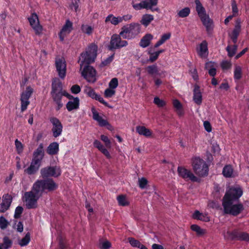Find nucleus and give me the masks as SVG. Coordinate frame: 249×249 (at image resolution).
Returning a JSON list of instances; mask_svg holds the SVG:
<instances>
[{
    "label": "nucleus",
    "mask_w": 249,
    "mask_h": 249,
    "mask_svg": "<svg viewBox=\"0 0 249 249\" xmlns=\"http://www.w3.org/2000/svg\"><path fill=\"white\" fill-rule=\"evenodd\" d=\"M98 46L95 43H91L85 52L80 54L78 62L80 64V70L83 68L81 75L89 82L94 83L96 79L95 69L89 64L95 61L97 56Z\"/></svg>",
    "instance_id": "nucleus-1"
},
{
    "label": "nucleus",
    "mask_w": 249,
    "mask_h": 249,
    "mask_svg": "<svg viewBox=\"0 0 249 249\" xmlns=\"http://www.w3.org/2000/svg\"><path fill=\"white\" fill-rule=\"evenodd\" d=\"M50 94L53 101L57 105L55 108L57 111L60 110L63 106V104L62 102L63 96L66 97L69 100H73V101H69L66 104V108L69 111L79 108V98L74 97L65 90H63L62 84L59 79L54 80L52 81V90Z\"/></svg>",
    "instance_id": "nucleus-2"
},
{
    "label": "nucleus",
    "mask_w": 249,
    "mask_h": 249,
    "mask_svg": "<svg viewBox=\"0 0 249 249\" xmlns=\"http://www.w3.org/2000/svg\"><path fill=\"white\" fill-rule=\"evenodd\" d=\"M42 194L33 185L31 190L24 193L25 205L27 209H36L37 207V201Z\"/></svg>",
    "instance_id": "nucleus-3"
},
{
    "label": "nucleus",
    "mask_w": 249,
    "mask_h": 249,
    "mask_svg": "<svg viewBox=\"0 0 249 249\" xmlns=\"http://www.w3.org/2000/svg\"><path fill=\"white\" fill-rule=\"evenodd\" d=\"M33 185L42 195L45 191L49 192H53L58 187V184L52 178L37 179Z\"/></svg>",
    "instance_id": "nucleus-4"
},
{
    "label": "nucleus",
    "mask_w": 249,
    "mask_h": 249,
    "mask_svg": "<svg viewBox=\"0 0 249 249\" xmlns=\"http://www.w3.org/2000/svg\"><path fill=\"white\" fill-rule=\"evenodd\" d=\"M141 31V25L138 23H131L121 28L120 35L124 39L134 38Z\"/></svg>",
    "instance_id": "nucleus-5"
},
{
    "label": "nucleus",
    "mask_w": 249,
    "mask_h": 249,
    "mask_svg": "<svg viewBox=\"0 0 249 249\" xmlns=\"http://www.w3.org/2000/svg\"><path fill=\"white\" fill-rule=\"evenodd\" d=\"M192 165L194 172L198 176L204 177L208 175L209 166L206 162L200 157L193 158Z\"/></svg>",
    "instance_id": "nucleus-6"
},
{
    "label": "nucleus",
    "mask_w": 249,
    "mask_h": 249,
    "mask_svg": "<svg viewBox=\"0 0 249 249\" xmlns=\"http://www.w3.org/2000/svg\"><path fill=\"white\" fill-rule=\"evenodd\" d=\"M196 10L199 17L203 25L206 27L207 32L212 30V21L210 19L209 16L207 14L205 8L202 5L199 0H195Z\"/></svg>",
    "instance_id": "nucleus-7"
},
{
    "label": "nucleus",
    "mask_w": 249,
    "mask_h": 249,
    "mask_svg": "<svg viewBox=\"0 0 249 249\" xmlns=\"http://www.w3.org/2000/svg\"><path fill=\"white\" fill-rule=\"evenodd\" d=\"M233 203H222L224 212L225 214L234 216L238 215L244 210V207L241 203L233 204Z\"/></svg>",
    "instance_id": "nucleus-8"
},
{
    "label": "nucleus",
    "mask_w": 249,
    "mask_h": 249,
    "mask_svg": "<svg viewBox=\"0 0 249 249\" xmlns=\"http://www.w3.org/2000/svg\"><path fill=\"white\" fill-rule=\"evenodd\" d=\"M120 33L113 34L110 38L109 45L107 46V49L110 51H114L117 49H121L126 47L128 45V42L125 40H122Z\"/></svg>",
    "instance_id": "nucleus-9"
},
{
    "label": "nucleus",
    "mask_w": 249,
    "mask_h": 249,
    "mask_svg": "<svg viewBox=\"0 0 249 249\" xmlns=\"http://www.w3.org/2000/svg\"><path fill=\"white\" fill-rule=\"evenodd\" d=\"M243 195V190L241 188H233L226 192L222 199V203H233L238 200Z\"/></svg>",
    "instance_id": "nucleus-10"
},
{
    "label": "nucleus",
    "mask_w": 249,
    "mask_h": 249,
    "mask_svg": "<svg viewBox=\"0 0 249 249\" xmlns=\"http://www.w3.org/2000/svg\"><path fill=\"white\" fill-rule=\"evenodd\" d=\"M61 174L60 168L56 166H48L40 170V175L42 178H57Z\"/></svg>",
    "instance_id": "nucleus-11"
},
{
    "label": "nucleus",
    "mask_w": 249,
    "mask_h": 249,
    "mask_svg": "<svg viewBox=\"0 0 249 249\" xmlns=\"http://www.w3.org/2000/svg\"><path fill=\"white\" fill-rule=\"evenodd\" d=\"M178 175L186 181L199 182L200 179L194 175L192 172L183 166H178L177 169Z\"/></svg>",
    "instance_id": "nucleus-12"
},
{
    "label": "nucleus",
    "mask_w": 249,
    "mask_h": 249,
    "mask_svg": "<svg viewBox=\"0 0 249 249\" xmlns=\"http://www.w3.org/2000/svg\"><path fill=\"white\" fill-rule=\"evenodd\" d=\"M34 92L33 89L30 87H26L25 91H23L20 95L21 111H24L30 104L29 99Z\"/></svg>",
    "instance_id": "nucleus-13"
},
{
    "label": "nucleus",
    "mask_w": 249,
    "mask_h": 249,
    "mask_svg": "<svg viewBox=\"0 0 249 249\" xmlns=\"http://www.w3.org/2000/svg\"><path fill=\"white\" fill-rule=\"evenodd\" d=\"M30 26L35 31L36 35H40L43 30L42 26L40 24L38 17L36 13L31 14L30 17L28 18Z\"/></svg>",
    "instance_id": "nucleus-14"
},
{
    "label": "nucleus",
    "mask_w": 249,
    "mask_h": 249,
    "mask_svg": "<svg viewBox=\"0 0 249 249\" xmlns=\"http://www.w3.org/2000/svg\"><path fill=\"white\" fill-rule=\"evenodd\" d=\"M227 235L231 240L249 241V234L246 232L240 231L238 230H234L232 231H228Z\"/></svg>",
    "instance_id": "nucleus-15"
},
{
    "label": "nucleus",
    "mask_w": 249,
    "mask_h": 249,
    "mask_svg": "<svg viewBox=\"0 0 249 249\" xmlns=\"http://www.w3.org/2000/svg\"><path fill=\"white\" fill-rule=\"evenodd\" d=\"M44 155L43 145L42 143H40L38 147L34 151L31 162L41 166Z\"/></svg>",
    "instance_id": "nucleus-16"
},
{
    "label": "nucleus",
    "mask_w": 249,
    "mask_h": 249,
    "mask_svg": "<svg viewBox=\"0 0 249 249\" xmlns=\"http://www.w3.org/2000/svg\"><path fill=\"white\" fill-rule=\"evenodd\" d=\"M50 121L53 125L52 132L53 136L57 138L60 136L63 130V125L60 120L54 117L50 118Z\"/></svg>",
    "instance_id": "nucleus-17"
},
{
    "label": "nucleus",
    "mask_w": 249,
    "mask_h": 249,
    "mask_svg": "<svg viewBox=\"0 0 249 249\" xmlns=\"http://www.w3.org/2000/svg\"><path fill=\"white\" fill-rule=\"evenodd\" d=\"M56 71L61 79H64L66 75V63L62 58H56L55 62Z\"/></svg>",
    "instance_id": "nucleus-18"
},
{
    "label": "nucleus",
    "mask_w": 249,
    "mask_h": 249,
    "mask_svg": "<svg viewBox=\"0 0 249 249\" xmlns=\"http://www.w3.org/2000/svg\"><path fill=\"white\" fill-rule=\"evenodd\" d=\"M73 30V23L69 19L66 20L65 23L58 33L61 41H63L67 35L69 34Z\"/></svg>",
    "instance_id": "nucleus-19"
},
{
    "label": "nucleus",
    "mask_w": 249,
    "mask_h": 249,
    "mask_svg": "<svg viewBox=\"0 0 249 249\" xmlns=\"http://www.w3.org/2000/svg\"><path fill=\"white\" fill-rule=\"evenodd\" d=\"M12 201V196L8 194L3 196L1 201L0 200V213H4L10 207Z\"/></svg>",
    "instance_id": "nucleus-20"
},
{
    "label": "nucleus",
    "mask_w": 249,
    "mask_h": 249,
    "mask_svg": "<svg viewBox=\"0 0 249 249\" xmlns=\"http://www.w3.org/2000/svg\"><path fill=\"white\" fill-rule=\"evenodd\" d=\"M91 111L92 113L93 119L98 122L100 126L104 127L110 125L108 121L107 120L104 119L102 117L99 115L94 107H91Z\"/></svg>",
    "instance_id": "nucleus-21"
},
{
    "label": "nucleus",
    "mask_w": 249,
    "mask_h": 249,
    "mask_svg": "<svg viewBox=\"0 0 249 249\" xmlns=\"http://www.w3.org/2000/svg\"><path fill=\"white\" fill-rule=\"evenodd\" d=\"M241 27L240 21L237 19L233 30L231 34H229V36L234 44L237 43L238 37L241 32Z\"/></svg>",
    "instance_id": "nucleus-22"
},
{
    "label": "nucleus",
    "mask_w": 249,
    "mask_h": 249,
    "mask_svg": "<svg viewBox=\"0 0 249 249\" xmlns=\"http://www.w3.org/2000/svg\"><path fill=\"white\" fill-rule=\"evenodd\" d=\"M198 55L202 58L207 57L209 53L208 43L206 40H203L199 44V48H197Z\"/></svg>",
    "instance_id": "nucleus-23"
},
{
    "label": "nucleus",
    "mask_w": 249,
    "mask_h": 249,
    "mask_svg": "<svg viewBox=\"0 0 249 249\" xmlns=\"http://www.w3.org/2000/svg\"><path fill=\"white\" fill-rule=\"evenodd\" d=\"M193 100L198 105H200L202 103V93L200 91L199 86L197 84L195 85L193 90Z\"/></svg>",
    "instance_id": "nucleus-24"
},
{
    "label": "nucleus",
    "mask_w": 249,
    "mask_h": 249,
    "mask_svg": "<svg viewBox=\"0 0 249 249\" xmlns=\"http://www.w3.org/2000/svg\"><path fill=\"white\" fill-rule=\"evenodd\" d=\"M93 144L94 147L97 148L107 159H110L111 158V156L109 152L102 144L100 141L95 140L93 142Z\"/></svg>",
    "instance_id": "nucleus-25"
},
{
    "label": "nucleus",
    "mask_w": 249,
    "mask_h": 249,
    "mask_svg": "<svg viewBox=\"0 0 249 249\" xmlns=\"http://www.w3.org/2000/svg\"><path fill=\"white\" fill-rule=\"evenodd\" d=\"M153 38V36L151 34H146L141 39L139 43L140 46L142 48L148 47Z\"/></svg>",
    "instance_id": "nucleus-26"
},
{
    "label": "nucleus",
    "mask_w": 249,
    "mask_h": 249,
    "mask_svg": "<svg viewBox=\"0 0 249 249\" xmlns=\"http://www.w3.org/2000/svg\"><path fill=\"white\" fill-rule=\"evenodd\" d=\"M192 218L194 219L199 220L204 222H209L210 217L206 214L200 213L198 210H196L192 215Z\"/></svg>",
    "instance_id": "nucleus-27"
},
{
    "label": "nucleus",
    "mask_w": 249,
    "mask_h": 249,
    "mask_svg": "<svg viewBox=\"0 0 249 249\" xmlns=\"http://www.w3.org/2000/svg\"><path fill=\"white\" fill-rule=\"evenodd\" d=\"M47 153L50 155H54L59 151V144L57 142H53L49 144L47 148Z\"/></svg>",
    "instance_id": "nucleus-28"
},
{
    "label": "nucleus",
    "mask_w": 249,
    "mask_h": 249,
    "mask_svg": "<svg viewBox=\"0 0 249 249\" xmlns=\"http://www.w3.org/2000/svg\"><path fill=\"white\" fill-rule=\"evenodd\" d=\"M154 19V16L152 15L146 14L142 15L141 20H140V22L144 27H146L150 24Z\"/></svg>",
    "instance_id": "nucleus-29"
},
{
    "label": "nucleus",
    "mask_w": 249,
    "mask_h": 249,
    "mask_svg": "<svg viewBox=\"0 0 249 249\" xmlns=\"http://www.w3.org/2000/svg\"><path fill=\"white\" fill-rule=\"evenodd\" d=\"M40 166L31 162L30 166L24 170V172L28 175L35 174L39 170Z\"/></svg>",
    "instance_id": "nucleus-30"
},
{
    "label": "nucleus",
    "mask_w": 249,
    "mask_h": 249,
    "mask_svg": "<svg viewBox=\"0 0 249 249\" xmlns=\"http://www.w3.org/2000/svg\"><path fill=\"white\" fill-rule=\"evenodd\" d=\"M143 1L146 5V9H150L152 12H159V8H153V6H156L158 2V0H143Z\"/></svg>",
    "instance_id": "nucleus-31"
},
{
    "label": "nucleus",
    "mask_w": 249,
    "mask_h": 249,
    "mask_svg": "<svg viewBox=\"0 0 249 249\" xmlns=\"http://www.w3.org/2000/svg\"><path fill=\"white\" fill-rule=\"evenodd\" d=\"M136 131L141 135L145 137H150L152 135V132L150 129L146 128L144 126L139 125L136 128Z\"/></svg>",
    "instance_id": "nucleus-32"
},
{
    "label": "nucleus",
    "mask_w": 249,
    "mask_h": 249,
    "mask_svg": "<svg viewBox=\"0 0 249 249\" xmlns=\"http://www.w3.org/2000/svg\"><path fill=\"white\" fill-rule=\"evenodd\" d=\"M205 68L208 70L209 74L214 77L216 74V70L215 68L214 63L210 61L205 64Z\"/></svg>",
    "instance_id": "nucleus-33"
},
{
    "label": "nucleus",
    "mask_w": 249,
    "mask_h": 249,
    "mask_svg": "<svg viewBox=\"0 0 249 249\" xmlns=\"http://www.w3.org/2000/svg\"><path fill=\"white\" fill-rule=\"evenodd\" d=\"M106 23L110 22L111 24L116 25L122 22L121 17H115L113 15H109L105 19Z\"/></svg>",
    "instance_id": "nucleus-34"
},
{
    "label": "nucleus",
    "mask_w": 249,
    "mask_h": 249,
    "mask_svg": "<svg viewBox=\"0 0 249 249\" xmlns=\"http://www.w3.org/2000/svg\"><path fill=\"white\" fill-rule=\"evenodd\" d=\"M233 169L231 165H225L222 170V174L226 178L232 177Z\"/></svg>",
    "instance_id": "nucleus-35"
},
{
    "label": "nucleus",
    "mask_w": 249,
    "mask_h": 249,
    "mask_svg": "<svg viewBox=\"0 0 249 249\" xmlns=\"http://www.w3.org/2000/svg\"><path fill=\"white\" fill-rule=\"evenodd\" d=\"M171 36V35L169 33L162 35L160 39L155 44L154 47L158 48L160 47V45L163 44L165 41L170 39Z\"/></svg>",
    "instance_id": "nucleus-36"
},
{
    "label": "nucleus",
    "mask_w": 249,
    "mask_h": 249,
    "mask_svg": "<svg viewBox=\"0 0 249 249\" xmlns=\"http://www.w3.org/2000/svg\"><path fill=\"white\" fill-rule=\"evenodd\" d=\"M13 241L8 236L3 238L2 243L1 244L2 249H9L12 246Z\"/></svg>",
    "instance_id": "nucleus-37"
},
{
    "label": "nucleus",
    "mask_w": 249,
    "mask_h": 249,
    "mask_svg": "<svg viewBox=\"0 0 249 249\" xmlns=\"http://www.w3.org/2000/svg\"><path fill=\"white\" fill-rule=\"evenodd\" d=\"M191 229L193 231L196 232L198 236H201L206 233L205 230L201 229L199 226L196 224H193L191 226Z\"/></svg>",
    "instance_id": "nucleus-38"
},
{
    "label": "nucleus",
    "mask_w": 249,
    "mask_h": 249,
    "mask_svg": "<svg viewBox=\"0 0 249 249\" xmlns=\"http://www.w3.org/2000/svg\"><path fill=\"white\" fill-rule=\"evenodd\" d=\"M191 13L190 8L188 7H185L178 12V16L179 18H184L187 17Z\"/></svg>",
    "instance_id": "nucleus-39"
},
{
    "label": "nucleus",
    "mask_w": 249,
    "mask_h": 249,
    "mask_svg": "<svg viewBox=\"0 0 249 249\" xmlns=\"http://www.w3.org/2000/svg\"><path fill=\"white\" fill-rule=\"evenodd\" d=\"M85 93L89 97L93 99H96L97 94L93 89L90 87H88L85 89Z\"/></svg>",
    "instance_id": "nucleus-40"
},
{
    "label": "nucleus",
    "mask_w": 249,
    "mask_h": 249,
    "mask_svg": "<svg viewBox=\"0 0 249 249\" xmlns=\"http://www.w3.org/2000/svg\"><path fill=\"white\" fill-rule=\"evenodd\" d=\"M237 49V45H234L232 46L228 45L226 48V50L228 52V55L230 57H232L235 55Z\"/></svg>",
    "instance_id": "nucleus-41"
},
{
    "label": "nucleus",
    "mask_w": 249,
    "mask_h": 249,
    "mask_svg": "<svg viewBox=\"0 0 249 249\" xmlns=\"http://www.w3.org/2000/svg\"><path fill=\"white\" fill-rule=\"evenodd\" d=\"M117 199L120 206H126L129 204V202L126 200L125 196L121 195L117 196Z\"/></svg>",
    "instance_id": "nucleus-42"
},
{
    "label": "nucleus",
    "mask_w": 249,
    "mask_h": 249,
    "mask_svg": "<svg viewBox=\"0 0 249 249\" xmlns=\"http://www.w3.org/2000/svg\"><path fill=\"white\" fill-rule=\"evenodd\" d=\"M146 71L148 74L153 75L155 74H159L158 73V69L156 65L148 66L146 68Z\"/></svg>",
    "instance_id": "nucleus-43"
},
{
    "label": "nucleus",
    "mask_w": 249,
    "mask_h": 249,
    "mask_svg": "<svg viewBox=\"0 0 249 249\" xmlns=\"http://www.w3.org/2000/svg\"><path fill=\"white\" fill-rule=\"evenodd\" d=\"M242 75V68L239 66H236L234 71V78L235 80H240Z\"/></svg>",
    "instance_id": "nucleus-44"
},
{
    "label": "nucleus",
    "mask_w": 249,
    "mask_h": 249,
    "mask_svg": "<svg viewBox=\"0 0 249 249\" xmlns=\"http://www.w3.org/2000/svg\"><path fill=\"white\" fill-rule=\"evenodd\" d=\"M31 240L30 234L29 232L26 233L25 236L19 241V245L21 247L27 245Z\"/></svg>",
    "instance_id": "nucleus-45"
},
{
    "label": "nucleus",
    "mask_w": 249,
    "mask_h": 249,
    "mask_svg": "<svg viewBox=\"0 0 249 249\" xmlns=\"http://www.w3.org/2000/svg\"><path fill=\"white\" fill-rule=\"evenodd\" d=\"M81 30L83 33L90 35L93 32V28L88 25L82 24L81 26Z\"/></svg>",
    "instance_id": "nucleus-46"
},
{
    "label": "nucleus",
    "mask_w": 249,
    "mask_h": 249,
    "mask_svg": "<svg viewBox=\"0 0 249 249\" xmlns=\"http://www.w3.org/2000/svg\"><path fill=\"white\" fill-rule=\"evenodd\" d=\"M128 240L130 244L133 247L135 248H139L140 246H141V242L138 240L135 239L133 237H129L128 238Z\"/></svg>",
    "instance_id": "nucleus-47"
},
{
    "label": "nucleus",
    "mask_w": 249,
    "mask_h": 249,
    "mask_svg": "<svg viewBox=\"0 0 249 249\" xmlns=\"http://www.w3.org/2000/svg\"><path fill=\"white\" fill-rule=\"evenodd\" d=\"M115 94V90L111 88L107 89L104 92V96L106 98H111Z\"/></svg>",
    "instance_id": "nucleus-48"
},
{
    "label": "nucleus",
    "mask_w": 249,
    "mask_h": 249,
    "mask_svg": "<svg viewBox=\"0 0 249 249\" xmlns=\"http://www.w3.org/2000/svg\"><path fill=\"white\" fill-rule=\"evenodd\" d=\"M23 211V208L22 206H18L16 207L15 211L14 218L16 219L20 218Z\"/></svg>",
    "instance_id": "nucleus-49"
},
{
    "label": "nucleus",
    "mask_w": 249,
    "mask_h": 249,
    "mask_svg": "<svg viewBox=\"0 0 249 249\" xmlns=\"http://www.w3.org/2000/svg\"><path fill=\"white\" fill-rule=\"evenodd\" d=\"M154 103L160 107H163L165 106L166 103L163 100L160 99L158 97H155L154 99Z\"/></svg>",
    "instance_id": "nucleus-50"
},
{
    "label": "nucleus",
    "mask_w": 249,
    "mask_h": 249,
    "mask_svg": "<svg viewBox=\"0 0 249 249\" xmlns=\"http://www.w3.org/2000/svg\"><path fill=\"white\" fill-rule=\"evenodd\" d=\"M232 13L233 16L236 17L238 15V9L236 1L232 0L231 1Z\"/></svg>",
    "instance_id": "nucleus-51"
},
{
    "label": "nucleus",
    "mask_w": 249,
    "mask_h": 249,
    "mask_svg": "<svg viewBox=\"0 0 249 249\" xmlns=\"http://www.w3.org/2000/svg\"><path fill=\"white\" fill-rule=\"evenodd\" d=\"M148 180L145 178H142L139 179V185L140 188L143 189L146 188Z\"/></svg>",
    "instance_id": "nucleus-52"
},
{
    "label": "nucleus",
    "mask_w": 249,
    "mask_h": 249,
    "mask_svg": "<svg viewBox=\"0 0 249 249\" xmlns=\"http://www.w3.org/2000/svg\"><path fill=\"white\" fill-rule=\"evenodd\" d=\"M101 140L105 142V146L107 148H110L111 142L107 136L105 135H101L100 137Z\"/></svg>",
    "instance_id": "nucleus-53"
},
{
    "label": "nucleus",
    "mask_w": 249,
    "mask_h": 249,
    "mask_svg": "<svg viewBox=\"0 0 249 249\" xmlns=\"http://www.w3.org/2000/svg\"><path fill=\"white\" fill-rule=\"evenodd\" d=\"M115 53H113L111 55L102 61L101 65L103 66H106L109 65L113 60Z\"/></svg>",
    "instance_id": "nucleus-54"
},
{
    "label": "nucleus",
    "mask_w": 249,
    "mask_h": 249,
    "mask_svg": "<svg viewBox=\"0 0 249 249\" xmlns=\"http://www.w3.org/2000/svg\"><path fill=\"white\" fill-rule=\"evenodd\" d=\"M146 5L145 3L142 1L139 3H136L133 5V7L134 9L136 10H141L142 9H146Z\"/></svg>",
    "instance_id": "nucleus-55"
},
{
    "label": "nucleus",
    "mask_w": 249,
    "mask_h": 249,
    "mask_svg": "<svg viewBox=\"0 0 249 249\" xmlns=\"http://www.w3.org/2000/svg\"><path fill=\"white\" fill-rule=\"evenodd\" d=\"M118 86V80L117 78H112L109 83V88L115 89Z\"/></svg>",
    "instance_id": "nucleus-56"
},
{
    "label": "nucleus",
    "mask_w": 249,
    "mask_h": 249,
    "mask_svg": "<svg viewBox=\"0 0 249 249\" xmlns=\"http://www.w3.org/2000/svg\"><path fill=\"white\" fill-rule=\"evenodd\" d=\"M8 222L7 220L3 217H0V228L4 230L8 226Z\"/></svg>",
    "instance_id": "nucleus-57"
},
{
    "label": "nucleus",
    "mask_w": 249,
    "mask_h": 249,
    "mask_svg": "<svg viewBox=\"0 0 249 249\" xmlns=\"http://www.w3.org/2000/svg\"><path fill=\"white\" fill-rule=\"evenodd\" d=\"M96 98V99H95V100L99 101L100 103L103 104L105 106L109 108H112V107L109 106V104L106 101H105L100 95L98 94Z\"/></svg>",
    "instance_id": "nucleus-58"
},
{
    "label": "nucleus",
    "mask_w": 249,
    "mask_h": 249,
    "mask_svg": "<svg viewBox=\"0 0 249 249\" xmlns=\"http://www.w3.org/2000/svg\"><path fill=\"white\" fill-rule=\"evenodd\" d=\"M71 91L73 94H78L81 91V88L78 85H74L71 87Z\"/></svg>",
    "instance_id": "nucleus-59"
},
{
    "label": "nucleus",
    "mask_w": 249,
    "mask_h": 249,
    "mask_svg": "<svg viewBox=\"0 0 249 249\" xmlns=\"http://www.w3.org/2000/svg\"><path fill=\"white\" fill-rule=\"evenodd\" d=\"M149 60L151 62H153L155 61L159 57V55L156 52L154 53L149 52Z\"/></svg>",
    "instance_id": "nucleus-60"
},
{
    "label": "nucleus",
    "mask_w": 249,
    "mask_h": 249,
    "mask_svg": "<svg viewBox=\"0 0 249 249\" xmlns=\"http://www.w3.org/2000/svg\"><path fill=\"white\" fill-rule=\"evenodd\" d=\"M173 105L174 107L177 110H180L182 108V105L178 99H175L173 100Z\"/></svg>",
    "instance_id": "nucleus-61"
},
{
    "label": "nucleus",
    "mask_w": 249,
    "mask_h": 249,
    "mask_svg": "<svg viewBox=\"0 0 249 249\" xmlns=\"http://www.w3.org/2000/svg\"><path fill=\"white\" fill-rule=\"evenodd\" d=\"M111 247V244L108 241H106L105 242H103L101 245H100V249H109Z\"/></svg>",
    "instance_id": "nucleus-62"
},
{
    "label": "nucleus",
    "mask_w": 249,
    "mask_h": 249,
    "mask_svg": "<svg viewBox=\"0 0 249 249\" xmlns=\"http://www.w3.org/2000/svg\"><path fill=\"white\" fill-rule=\"evenodd\" d=\"M205 129L208 132L212 131V126L209 121H205L203 123Z\"/></svg>",
    "instance_id": "nucleus-63"
},
{
    "label": "nucleus",
    "mask_w": 249,
    "mask_h": 249,
    "mask_svg": "<svg viewBox=\"0 0 249 249\" xmlns=\"http://www.w3.org/2000/svg\"><path fill=\"white\" fill-rule=\"evenodd\" d=\"M15 145L18 151H22L23 149V146L20 142H19L18 139H16L15 142Z\"/></svg>",
    "instance_id": "nucleus-64"
}]
</instances>
